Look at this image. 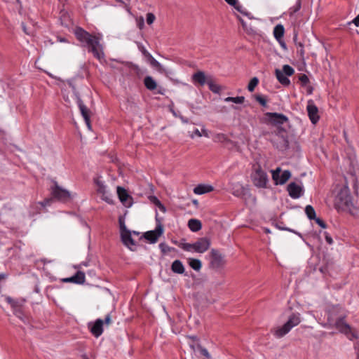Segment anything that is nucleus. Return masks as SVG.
Here are the masks:
<instances>
[{"label":"nucleus","instance_id":"20e7f679","mask_svg":"<svg viewBox=\"0 0 359 359\" xmlns=\"http://www.w3.org/2000/svg\"><path fill=\"white\" fill-rule=\"evenodd\" d=\"M300 322V314L299 313H293L290 316L287 321L281 327L276 328L273 333L277 338H281L287 334L294 327L298 325Z\"/></svg>","mask_w":359,"mask_h":359},{"label":"nucleus","instance_id":"c03bdc74","mask_svg":"<svg viewBox=\"0 0 359 359\" xmlns=\"http://www.w3.org/2000/svg\"><path fill=\"white\" fill-rule=\"evenodd\" d=\"M53 201V198H46L43 201L39 202V203L43 208L50 205Z\"/></svg>","mask_w":359,"mask_h":359},{"label":"nucleus","instance_id":"e433bc0d","mask_svg":"<svg viewBox=\"0 0 359 359\" xmlns=\"http://www.w3.org/2000/svg\"><path fill=\"white\" fill-rule=\"evenodd\" d=\"M118 223H119L121 233L129 231L126 228V224H125V217L123 216H120L119 217V218H118Z\"/></svg>","mask_w":359,"mask_h":359},{"label":"nucleus","instance_id":"72a5a7b5","mask_svg":"<svg viewBox=\"0 0 359 359\" xmlns=\"http://www.w3.org/2000/svg\"><path fill=\"white\" fill-rule=\"evenodd\" d=\"M213 140L216 142H222V143L229 141L228 137L224 134H222V133L217 134L214 137Z\"/></svg>","mask_w":359,"mask_h":359},{"label":"nucleus","instance_id":"4be33fe9","mask_svg":"<svg viewBox=\"0 0 359 359\" xmlns=\"http://www.w3.org/2000/svg\"><path fill=\"white\" fill-rule=\"evenodd\" d=\"M171 270L175 273L183 274L185 269L182 262L180 260L177 259L172 263Z\"/></svg>","mask_w":359,"mask_h":359},{"label":"nucleus","instance_id":"c756f323","mask_svg":"<svg viewBox=\"0 0 359 359\" xmlns=\"http://www.w3.org/2000/svg\"><path fill=\"white\" fill-rule=\"evenodd\" d=\"M148 62L150 63V65L153 67L156 68L158 71H159V72H162L163 71V66L153 56H151V57H150L148 60Z\"/></svg>","mask_w":359,"mask_h":359},{"label":"nucleus","instance_id":"09e8293b","mask_svg":"<svg viewBox=\"0 0 359 359\" xmlns=\"http://www.w3.org/2000/svg\"><path fill=\"white\" fill-rule=\"evenodd\" d=\"M315 219L316 222L323 229H325L327 227L325 222L323 220H322L321 219L316 217V219Z\"/></svg>","mask_w":359,"mask_h":359},{"label":"nucleus","instance_id":"a878e982","mask_svg":"<svg viewBox=\"0 0 359 359\" xmlns=\"http://www.w3.org/2000/svg\"><path fill=\"white\" fill-rule=\"evenodd\" d=\"M285 32L284 27L282 25H277L273 29V36L278 42H280Z\"/></svg>","mask_w":359,"mask_h":359},{"label":"nucleus","instance_id":"6e6552de","mask_svg":"<svg viewBox=\"0 0 359 359\" xmlns=\"http://www.w3.org/2000/svg\"><path fill=\"white\" fill-rule=\"evenodd\" d=\"M281 171V168L279 167L271 170L272 179L276 185L284 184L291 177V172L290 170H285L282 172Z\"/></svg>","mask_w":359,"mask_h":359},{"label":"nucleus","instance_id":"680f3d73","mask_svg":"<svg viewBox=\"0 0 359 359\" xmlns=\"http://www.w3.org/2000/svg\"><path fill=\"white\" fill-rule=\"evenodd\" d=\"M6 302H7L11 305V306L12 305V304H13V302H14V299H12L11 297H7L6 298Z\"/></svg>","mask_w":359,"mask_h":359},{"label":"nucleus","instance_id":"2eb2a0df","mask_svg":"<svg viewBox=\"0 0 359 359\" xmlns=\"http://www.w3.org/2000/svg\"><path fill=\"white\" fill-rule=\"evenodd\" d=\"M103 320L98 318L93 323H88V328L92 334L95 337H99L103 332Z\"/></svg>","mask_w":359,"mask_h":359},{"label":"nucleus","instance_id":"393cba45","mask_svg":"<svg viewBox=\"0 0 359 359\" xmlns=\"http://www.w3.org/2000/svg\"><path fill=\"white\" fill-rule=\"evenodd\" d=\"M145 87L149 90H154L157 87L156 81L150 76H147L144 79Z\"/></svg>","mask_w":359,"mask_h":359},{"label":"nucleus","instance_id":"4c0bfd02","mask_svg":"<svg viewBox=\"0 0 359 359\" xmlns=\"http://www.w3.org/2000/svg\"><path fill=\"white\" fill-rule=\"evenodd\" d=\"M21 27L22 28V30L23 32H25V34H26L27 35H29V36H32L34 34V27H28L25 25V24L24 22H22L21 24Z\"/></svg>","mask_w":359,"mask_h":359},{"label":"nucleus","instance_id":"4468645a","mask_svg":"<svg viewBox=\"0 0 359 359\" xmlns=\"http://www.w3.org/2000/svg\"><path fill=\"white\" fill-rule=\"evenodd\" d=\"M50 192L53 198L58 201H62L67 197V191L59 187L56 182H53Z\"/></svg>","mask_w":359,"mask_h":359},{"label":"nucleus","instance_id":"f8f14e48","mask_svg":"<svg viewBox=\"0 0 359 359\" xmlns=\"http://www.w3.org/2000/svg\"><path fill=\"white\" fill-rule=\"evenodd\" d=\"M287 191L293 199L299 198L304 194L303 187L295 182H290L287 187Z\"/></svg>","mask_w":359,"mask_h":359},{"label":"nucleus","instance_id":"aec40b11","mask_svg":"<svg viewBox=\"0 0 359 359\" xmlns=\"http://www.w3.org/2000/svg\"><path fill=\"white\" fill-rule=\"evenodd\" d=\"M85 273L83 271H78L74 276L69 277V283L83 284L85 282Z\"/></svg>","mask_w":359,"mask_h":359},{"label":"nucleus","instance_id":"774afa93","mask_svg":"<svg viewBox=\"0 0 359 359\" xmlns=\"http://www.w3.org/2000/svg\"><path fill=\"white\" fill-rule=\"evenodd\" d=\"M241 193H242V191H240L237 190L233 192V195L236 196H239L241 194Z\"/></svg>","mask_w":359,"mask_h":359},{"label":"nucleus","instance_id":"1a4fd4ad","mask_svg":"<svg viewBox=\"0 0 359 359\" xmlns=\"http://www.w3.org/2000/svg\"><path fill=\"white\" fill-rule=\"evenodd\" d=\"M210 267L212 269H219L224 264V257L215 249H212L210 252Z\"/></svg>","mask_w":359,"mask_h":359},{"label":"nucleus","instance_id":"37998d69","mask_svg":"<svg viewBox=\"0 0 359 359\" xmlns=\"http://www.w3.org/2000/svg\"><path fill=\"white\" fill-rule=\"evenodd\" d=\"M299 80L301 81L303 86H306L309 83V77L304 74L300 75Z\"/></svg>","mask_w":359,"mask_h":359},{"label":"nucleus","instance_id":"bb28decb","mask_svg":"<svg viewBox=\"0 0 359 359\" xmlns=\"http://www.w3.org/2000/svg\"><path fill=\"white\" fill-rule=\"evenodd\" d=\"M189 264L195 271H199L202 266L201 260L194 258L189 259Z\"/></svg>","mask_w":359,"mask_h":359},{"label":"nucleus","instance_id":"5701e85b","mask_svg":"<svg viewBox=\"0 0 359 359\" xmlns=\"http://www.w3.org/2000/svg\"><path fill=\"white\" fill-rule=\"evenodd\" d=\"M276 76L278 81L283 86H287L290 83V79L280 70L276 69L275 71Z\"/></svg>","mask_w":359,"mask_h":359},{"label":"nucleus","instance_id":"338daca9","mask_svg":"<svg viewBox=\"0 0 359 359\" xmlns=\"http://www.w3.org/2000/svg\"><path fill=\"white\" fill-rule=\"evenodd\" d=\"M295 44L297 46V49L301 48L302 47H304L303 43L301 42H295Z\"/></svg>","mask_w":359,"mask_h":359},{"label":"nucleus","instance_id":"7ed1b4c3","mask_svg":"<svg viewBox=\"0 0 359 359\" xmlns=\"http://www.w3.org/2000/svg\"><path fill=\"white\" fill-rule=\"evenodd\" d=\"M181 249L187 252H195L203 253L207 251L210 246V241L207 237H202L194 243L174 242Z\"/></svg>","mask_w":359,"mask_h":359},{"label":"nucleus","instance_id":"f257e3e1","mask_svg":"<svg viewBox=\"0 0 359 359\" xmlns=\"http://www.w3.org/2000/svg\"><path fill=\"white\" fill-rule=\"evenodd\" d=\"M73 32L76 39L83 46L87 47L88 52L92 53L95 57L99 60L104 57L102 46L100 43L101 36L91 35L80 27H75Z\"/></svg>","mask_w":359,"mask_h":359},{"label":"nucleus","instance_id":"5fc2aeb1","mask_svg":"<svg viewBox=\"0 0 359 359\" xmlns=\"http://www.w3.org/2000/svg\"><path fill=\"white\" fill-rule=\"evenodd\" d=\"M277 227L279 229H281V230H285V231H291V232H293L294 233H297L298 234L299 236H301V234L299 233H297L295 232L294 230H292L289 228H287V227H281L280 225H277Z\"/></svg>","mask_w":359,"mask_h":359},{"label":"nucleus","instance_id":"2f4dec72","mask_svg":"<svg viewBox=\"0 0 359 359\" xmlns=\"http://www.w3.org/2000/svg\"><path fill=\"white\" fill-rule=\"evenodd\" d=\"M259 83V79L257 78V77H253L249 82L248 85V90L250 91V92H253L255 87L258 85Z\"/></svg>","mask_w":359,"mask_h":359},{"label":"nucleus","instance_id":"412c9836","mask_svg":"<svg viewBox=\"0 0 359 359\" xmlns=\"http://www.w3.org/2000/svg\"><path fill=\"white\" fill-rule=\"evenodd\" d=\"M192 80L194 83H198L201 86H204L208 81L203 72L198 71L192 75Z\"/></svg>","mask_w":359,"mask_h":359},{"label":"nucleus","instance_id":"f03ea898","mask_svg":"<svg viewBox=\"0 0 359 359\" xmlns=\"http://www.w3.org/2000/svg\"><path fill=\"white\" fill-rule=\"evenodd\" d=\"M334 207L338 211L351 212L354 208V203L347 185H344L338 191L334 199Z\"/></svg>","mask_w":359,"mask_h":359},{"label":"nucleus","instance_id":"58836bf2","mask_svg":"<svg viewBox=\"0 0 359 359\" xmlns=\"http://www.w3.org/2000/svg\"><path fill=\"white\" fill-rule=\"evenodd\" d=\"M228 4L234 7L238 11H241L242 6L238 3V0H224Z\"/></svg>","mask_w":359,"mask_h":359},{"label":"nucleus","instance_id":"c85d7f7f","mask_svg":"<svg viewBox=\"0 0 359 359\" xmlns=\"http://www.w3.org/2000/svg\"><path fill=\"white\" fill-rule=\"evenodd\" d=\"M305 213L310 220L314 219L316 217V211L313 206L311 205H308L306 206Z\"/></svg>","mask_w":359,"mask_h":359},{"label":"nucleus","instance_id":"13d9d810","mask_svg":"<svg viewBox=\"0 0 359 359\" xmlns=\"http://www.w3.org/2000/svg\"><path fill=\"white\" fill-rule=\"evenodd\" d=\"M355 349L357 354V359H359V342L355 344Z\"/></svg>","mask_w":359,"mask_h":359},{"label":"nucleus","instance_id":"69168bd1","mask_svg":"<svg viewBox=\"0 0 359 359\" xmlns=\"http://www.w3.org/2000/svg\"><path fill=\"white\" fill-rule=\"evenodd\" d=\"M224 101L226 102H233V97H227L224 99Z\"/></svg>","mask_w":359,"mask_h":359},{"label":"nucleus","instance_id":"a18cd8bd","mask_svg":"<svg viewBox=\"0 0 359 359\" xmlns=\"http://www.w3.org/2000/svg\"><path fill=\"white\" fill-rule=\"evenodd\" d=\"M155 15L151 13L147 14V22L148 25H151L155 20Z\"/></svg>","mask_w":359,"mask_h":359},{"label":"nucleus","instance_id":"0eeeda50","mask_svg":"<svg viewBox=\"0 0 359 359\" xmlns=\"http://www.w3.org/2000/svg\"><path fill=\"white\" fill-rule=\"evenodd\" d=\"M345 316L339 317L334 323L335 327L341 333L349 337L351 335L352 338H358V335L355 332L351 331V326L345 321Z\"/></svg>","mask_w":359,"mask_h":359},{"label":"nucleus","instance_id":"c9c22d12","mask_svg":"<svg viewBox=\"0 0 359 359\" xmlns=\"http://www.w3.org/2000/svg\"><path fill=\"white\" fill-rule=\"evenodd\" d=\"M285 75L287 76H292L294 72V69L288 65H283V71H281Z\"/></svg>","mask_w":359,"mask_h":359},{"label":"nucleus","instance_id":"b1692460","mask_svg":"<svg viewBox=\"0 0 359 359\" xmlns=\"http://www.w3.org/2000/svg\"><path fill=\"white\" fill-rule=\"evenodd\" d=\"M188 226L193 232H197L202 228L201 222L196 219H191L188 222Z\"/></svg>","mask_w":359,"mask_h":359},{"label":"nucleus","instance_id":"0e129e2a","mask_svg":"<svg viewBox=\"0 0 359 359\" xmlns=\"http://www.w3.org/2000/svg\"><path fill=\"white\" fill-rule=\"evenodd\" d=\"M194 134L198 137H201V132L199 131L198 129L196 128L194 131Z\"/></svg>","mask_w":359,"mask_h":359},{"label":"nucleus","instance_id":"de8ad7c7","mask_svg":"<svg viewBox=\"0 0 359 359\" xmlns=\"http://www.w3.org/2000/svg\"><path fill=\"white\" fill-rule=\"evenodd\" d=\"M245 101V97L243 96H237L233 97V103L236 104H242Z\"/></svg>","mask_w":359,"mask_h":359},{"label":"nucleus","instance_id":"ea45409f","mask_svg":"<svg viewBox=\"0 0 359 359\" xmlns=\"http://www.w3.org/2000/svg\"><path fill=\"white\" fill-rule=\"evenodd\" d=\"M246 33L249 35H255L257 34V30L255 27H252L251 25H248L246 29H243Z\"/></svg>","mask_w":359,"mask_h":359},{"label":"nucleus","instance_id":"6ab92c4d","mask_svg":"<svg viewBox=\"0 0 359 359\" xmlns=\"http://www.w3.org/2000/svg\"><path fill=\"white\" fill-rule=\"evenodd\" d=\"M213 191V187L209 184H198L194 189V193L197 195H202Z\"/></svg>","mask_w":359,"mask_h":359},{"label":"nucleus","instance_id":"e2e57ef3","mask_svg":"<svg viewBox=\"0 0 359 359\" xmlns=\"http://www.w3.org/2000/svg\"><path fill=\"white\" fill-rule=\"evenodd\" d=\"M241 23L243 29L247 28V25H248L246 22H245L243 19L240 18Z\"/></svg>","mask_w":359,"mask_h":359},{"label":"nucleus","instance_id":"dca6fc26","mask_svg":"<svg viewBox=\"0 0 359 359\" xmlns=\"http://www.w3.org/2000/svg\"><path fill=\"white\" fill-rule=\"evenodd\" d=\"M308 116L312 123L316 124L319 120L318 109L314 104V102L311 100L308 102V104L306 107Z\"/></svg>","mask_w":359,"mask_h":359},{"label":"nucleus","instance_id":"f704fd0d","mask_svg":"<svg viewBox=\"0 0 359 359\" xmlns=\"http://www.w3.org/2000/svg\"><path fill=\"white\" fill-rule=\"evenodd\" d=\"M208 85V87H209V89L215 93H219V91L221 90V88L219 86L214 83L212 81H208L207 82Z\"/></svg>","mask_w":359,"mask_h":359},{"label":"nucleus","instance_id":"79ce46f5","mask_svg":"<svg viewBox=\"0 0 359 359\" xmlns=\"http://www.w3.org/2000/svg\"><path fill=\"white\" fill-rule=\"evenodd\" d=\"M198 348L201 352V353L205 356L206 358L208 359H210L211 358V355L209 353V352L208 351V350L205 348H203V346H201V345H198Z\"/></svg>","mask_w":359,"mask_h":359},{"label":"nucleus","instance_id":"8fccbe9b","mask_svg":"<svg viewBox=\"0 0 359 359\" xmlns=\"http://www.w3.org/2000/svg\"><path fill=\"white\" fill-rule=\"evenodd\" d=\"M297 54L299 55V59L302 61H304V47L297 49Z\"/></svg>","mask_w":359,"mask_h":359},{"label":"nucleus","instance_id":"473e14b6","mask_svg":"<svg viewBox=\"0 0 359 359\" xmlns=\"http://www.w3.org/2000/svg\"><path fill=\"white\" fill-rule=\"evenodd\" d=\"M138 49L142 53V55L147 57V60L151 57L152 55L147 51L145 47L141 43H137Z\"/></svg>","mask_w":359,"mask_h":359},{"label":"nucleus","instance_id":"9d476101","mask_svg":"<svg viewBox=\"0 0 359 359\" xmlns=\"http://www.w3.org/2000/svg\"><path fill=\"white\" fill-rule=\"evenodd\" d=\"M265 116L268 117L269 121L274 126L283 125L289 120L285 115L276 112H266Z\"/></svg>","mask_w":359,"mask_h":359},{"label":"nucleus","instance_id":"39448f33","mask_svg":"<svg viewBox=\"0 0 359 359\" xmlns=\"http://www.w3.org/2000/svg\"><path fill=\"white\" fill-rule=\"evenodd\" d=\"M254 185L258 188H266L269 181L266 172L259 165L251 175Z\"/></svg>","mask_w":359,"mask_h":359},{"label":"nucleus","instance_id":"9b49d317","mask_svg":"<svg viewBox=\"0 0 359 359\" xmlns=\"http://www.w3.org/2000/svg\"><path fill=\"white\" fill-rule=\"evenodd\" d=\"M117 194L121 203L126 208L132 206L133 200L128 191L121 187H117Z\"/></svg>","mask_w":359,"mask_h":359},{"label":"nucleus","instance_id":"ddd939ff","mask_svg":"<svg viewBox=\"0 0 359 359\" xmlns=\"http://www.w3.org/2000/svg\"><path fill=\"white\" fill-rule=\"evenodd\" d=\"M77 104L79 108L80 112L85 121V123L88 129H91L90 119V111L88 108L83 104V101L80 97H76Z\"/></svg>","mask_w":359,"mask_h":359},{"label":"nucleus","instance_id":"49530a36","mask_svg":"<svg viewBox=\"0 0 359 359\" xmlns=\"http://www.w3.org/2000/svg\"><path fill=\"white\" fill-rule=\"evenodd\" d=\"M133 69L134 70L135 73L138 76L143 74L146 72V70L142 69L138 65H134Z\"/></svg>","mask_w":359,"mask_h":359},{"label":"nucleus","instance_id":"423d86ee","mask_svg":"<svg viewBox=\"0 0 359 359\" xmlns=\"http://www.w3.org/2000/svg\"><path fill=\"white\" fill-rule=\"evenodd\" d=\"M156 226L154 231H149L144 233L143 237L147 240L150 243H155L157 242L158 238L163 233V226L158 217H156Z\"/></svg>","mask_w":359,"mask_h":359},{"label":"nucleus","instance_id":"052dcab7","mask_svg":"<svg viewBox=\"0 0 359 359\" xmlns=\"http://www.w3.org/2000/svg\"><path fill=\"white\" fill-rule=\"evenodd\" d=\"M179 118L181 119L182 122L184 123H188L189 119L183 116H180Z\"/></svg>","mask_w":359,"mask_h":359},{"label":"nucleus","instance_id":"bf43d9fd","mask_svg":"<svg viewBox=\"0 0 359 359\" xmlns=\"http://www.w3.org/2000/svg\"><path fill=\"white\" fill-rule=\"evenodd\" d=\"M144 25V20L142 18L140 21L137 23L138 27L142 29Z\"/></svg>","mask_w":359,"mask_h":359},{"label":"nucleus","instance_id":"4d7b16f0","mask_svg":"<svg viewBox=\"0 0 359 359\" xmlns=\"http://www.w3.org/2000/svg\"><path fill=\"white\" fill-rule=\"evenodd\" d=\"M353 22L356 27L359 26V14L353 19Z\"/></svg>","mask_w":359,"mask_h":359},{"label":"nucleus","instance_id":"cd10ccee","mask_svg":"<svg viewBox=\"0 0 359 359\" xmlns=\"http://www.w3.org/2000/svg\"><path fill=\"white\" fill-rule=\"evenodd\" d=\"M149 199L150 202L157 206L162 212H165V207L161 203L158 198L155 196H149Z\"/></svg>","mask_w":359,"mask_h":359},{"label":"nucleus","instance_id":"a19ab883","mask_svg":"<svg viewBox=\"0 0 359 359\" xmlns=\"http://www.w3.org/2000/svg\"><path fill=\"white\" fill-rule=\"evenodd\" d=\"M14 314L22 321H25V317L22 313V307L13 310Z\"/></svg>","mask_w":359,"mask_h":359},{"label":"nucleus","instance_id":"a211bd4d","mask_svg":"<svg viewBox=\"0 0 359 359\" xmlns=\"http://www.w3.org/2000/svg\"><path fill=\"white\" fill-rule=\"evenodd\" d=\"M95 183L97 187V191L99 194H102V199L104 200L108 203H112V200L107 196V188L104 183L102 181H100L98 178L95 180Z\"/></svg>","mask_w":359,"mask_h":359},{"label":"nucleus","instance_id":"6e6d98bb","mask_svg":"<svg viewBox=\"0 0 359 359\" xmlns=\"http://www.w3.org/2000/svg\"><path fill=\"white\" fill-rule=\"evenodd\" d=\"M241 13H242L243 15L247 16L248 18H249L250 19H252L254 18L253 16L251 15V13H248L247 11H245L243 10V8H241V11H239Z\"/></svg>","mask_w":359,"mask_h":359},{"label":"nucleus","instance_id":"3c124183","mask_svg":"<svg viewBox=\"0 0 359 359\" xmlns=\"http://www.w3.org/2000/svg\"><path fill=\"white\" fill-rule=\"evenodd\" d=\"M324 235H325V239L326 242L330 245L332 244L333 240H332L331 236L327 232H325Z\"/></svg>","mask_w":359,"mask_h":359},{"label":"nucleus","instance_id":"603ef678","mask_svg":"<svg viewBox=\"0 0 359 359\" xmlns=\"http://www.w3.org/2000/svg\"><path fill=\"white\" fill-rule=\"evenodd\" d=\"M103 321H104V324H105L107 325H110L111 323V318L110 314H107L105 316L104 320Z\"/></svg>","mask_w":359,"mask_h":359},{"label":"nucleus","instance_id":"864d4df0","mask_svg":"<svg viewBox=\"0 0 359 359\" xmlns=\"http://www.w3.org/2000/svg\"><path fill=\"white\" fill-rule=\"evenodd\" d=\"M11 307L13 308V310H15L17 308L19 309L20 307H21V304L19 303L18 301L14 300L13 303L11 305Z\"/></svg>","mask_w":359,"mask_h":359},{"label":"nucleus","instance_id":"7c9ffc66","mask_svg":"<svg viewBox=\"0 0 359 359\" xmlns=\"http://www.w3.org/2000/svg\"><path fill=\"white\" fill-rule=\"evenodd\" d=\"M253 97L255 100L258 102L262 107H266L267 106V100L265 96L260 94H255L253 95Z\"/></svg>","mask_w":359,"mask_h":359},{"label":"nucleus","instance_id":"f3484780","mask_svg":"<svg viewBox=\"0 0 359 359\" xmlns=\"http://www.w3.org/2000/svg\"><path fill=\"white\" fill-rule=\"evenodd\" d=\"M121 238L123 245L128 248L130 250H135L136 243L132 238V233L130 230L121 233Z\"/></svg>","mask_w":359,"mask_h":359}]
</instances>
